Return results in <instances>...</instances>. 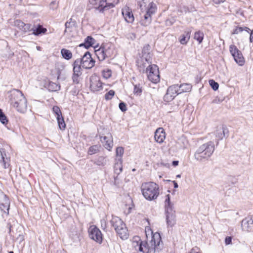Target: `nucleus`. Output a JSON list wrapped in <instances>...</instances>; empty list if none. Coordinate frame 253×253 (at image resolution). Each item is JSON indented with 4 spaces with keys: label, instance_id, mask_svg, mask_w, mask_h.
I'll return each instance as SVG.
<instances>
[{
    "label": "nucleus",
    "instance_id": "f257e3e1",
    "mask_svg": "<svg viewBox=\"0 0 253 253\" xmlns=\"http://www.w3.org/2000/svg\"><path fill=\"white\" fill-rule=\"evenodd\" d=\"M133 241V246L136 251H138L141 253H155L159 252L163 248V243L160 233H155L152 237L149 243L141 241L139 237L134 238Z\"/></svg>",
    "mask_w": 253,
    "mask_h": 253
},
{
    "label": "nucleus",
    "instance_id": "f03ea898",
    "mask_svg": "<svg viewBox=\"0 0 253 253\" xmlns=\"http://www.w3.org/2000/svg\"><path fill=\"white\" fill-rule=\"evenodd\" d=\"M10 104L21 113H24L27 110V100L22 92L18 89H13L9 96Z\"/></svg>",
    "mask_w": 253,
    "mask_h": 253
},
{
    "label": "nucleus",
    "instance_id": "7ed1b4c3",
    "mask_svg": "<svg viewBox=\"0 0 253 253\" xmlns=\"http://www.w3.org/2000/svg\"><path fill=\"white\" fill-rule=\"evenodd\" d=\"M214 151V145L210 141L201 145L194 154L195 159L199 162L208 160Z\"/></svg>",
    "mask_w": 253,
    "mask_h": 253
},
{
    "label": "nucleus",
    "instance_id": "20e7f679",
    "mask_svg": "<svg viewBox=\"0 0 253 253\" xmlns=\"http://www.w3.org/2000/svg\"><path fill=\"white\" fill-rule=\"evenodd\" d=\"M141 190L144 197L149 201L156 199L159 195V186L153 182L142 183Z\"/></svg>",
    "mask_w": 253,
    "mask_h": 253
},
{
    "label": "nucleus",
    "instance_id": "39448f33",
    "mask_svg": "<svg viewBox=\"0 0 253 253\" xmlns=\"http://www.w3.org/2000/svg\"><path fill=\"white\" fill-rule=\"evenodd\" d=\"M116 233L122 239H126L128 237V230L125 223L117 216H112L110 221Z\"/></svg>",
    "mask_w": 253,
    "mask_h": 253
},
{
    "label": "nucleus",
    "instance_id": "423d86ee",
    "mask_svg": "<svg viewBox=\"0 0 253 253\" xmlns=\"http://www.w3.org/2000/svg\"><path fill=\"white\" fill-rule=\"evenodd\" d=\"M114 50V46L111 43L102 44L98 49L95 50V53L99 61H103L113 55Z\"/></svg>",
    "mask_w": 253,
    "mask_h": 253
},
{
    "label": "nucleus",
    "instance_id": "0eeeda50",
    "mask_svg": "<svg viewBox=\"0 0 253 253\" xmlns=\"http://www.w3.org/2000/svg\"><path fill=\"white\" fill-rule=\"evenodd\" d=\"M150 47L149 45L144 47L142 50V56L140 60L137 61V65L139 68L140 72H144L145 68L147 67L149 65H151L152 57L150 53L146 51L148 48Z\"/></svg>",
    "mask_w": 253,
    "mask_h": 253
},
{
    "label": "nucleus",
    "instance_id": "6e6552de",
    "mask_svg": "<svg viewBox=\"0 0 253 253\" xmlns=\"http://www.w3.org/2000/svg\"><path fill=\"white\" fill-rule=\"evenodd\" d=\"M157 10V6L155 3L151 2L147 7L146 12L144 16V19L140 23L144 26H148L152 21V15L154 14Z\"/></svg>",
    "mask_w": 253,
    "mask_h": 253
},
{
    "label": "nucleus",
    "instance_id": "1a4fd4ad",
    "mask_svg": "<svg viewBox=\"0 0 253 253\" xmlns=\"http://www.w3.org/2000/svg\"><path fill=\"white\" fill-rule=\"evenodd\" d=\"M147 77L149 81L153 83H157L160 81L159 68L155 64L149 65L146 69Z\"/></svg>",
    "mask_w": 253,
    "mask_h": 253
},
{
    "label": "nucleus",
    "instance_id": "9d476101",
    "mask_svg": "<svg viewBox=\"0 0 253 253\" xmlns=\"http://www.w3.org/2000/svg\"><path fill=\"white\" fill-rule=\"evenodd\" d=\"M119 0H101L99 2V6L95 7L99 12H103L106 10L114 7L119 3Z\"/></svg>",
    "mask_w": 253,
    "mask_h": 253
},
{
    "label": "nucleus",
    "instance_id": "9b49d317",
    "mask_svg": "<svg viewBox=\"0 0 253 253\" xmlns=\"http://www.w3.org/2000/svg\"><path fill=\"white\" fill-rule=\"evenodd\" d=\"M79 61L83 68L84 69H91L95 64V61L92 59L88 51H86L84 53L82 58L79 59Z\"/></svg>",
    "mask_w": 253,
    "mask_h": 253
},
{
    "label": "nucleus",
    "instance_id": "f8f14e48",
    "mask_svg": "<svg viewBox=\"0 0 253 253\" xmlns=\"http://www.w3.org/2000/svg\"><path fill=\"white\" fill-rule=\"evenodd\" d=\"M229 50L236 62L240 66L244 65L245 60L241 51L234 44L230 45Z\"/></svg>",
    "mask_w": 253,
    "mask_h": 253
},
{
    "label": "nucleus",
    "instance_id": "ddd939ff",
    "mask_svg": "<svg viewBox=\"0 0 253 253\" xmlns=\"http://www.w3.org/2000/svg\"><path fill=\"white\" fill-rule=\"evenodd\" d=\"M179 88L178 84H174L169 86L164 96V100L168 102L172 100L177 94L180 93Z\"/></svg>",
    "mask_w": 253,
    "mask_h": 253
},
{
    "label": "nucleus",
    "instance_id": "4468645a",
    "mask_svg": "<svg viewBox=\"0 0 253 253\" xmlns=\"http://www.w3.org/2000/svg\"><path fill=\"white\" fill-rule=\"evenodd\" d=\"M90 88L93 91H99L102 89V83L99 77L94 74L90 78Z\"/></svg>",
    "mask_w": 253,
    "mask_h": 253
},
{
    "label": "nucleus",
    "instance_id": "2eb2a0df",
    "mask_svg": "<svg viewBox=\"0 0 253 253\" xmlns=\"http://www.w3.org/2000/svg\"><path fill=\"white\" fill-rule=\"evenodd\" d=\"M89 236L90 239L99 243L102 242V236L100 230L96 226H90L89 229Z\"/></svg>",
    "mask_w": 253,
    "mask_h": 253
},
{
    "label": "nucleus",
    "instance_id": "dca6fc26",
    "mask_svg": "<svg viewBox=\"0 0 253 253\" xmlns=\"http://www.w3.org/2000/svg\"><path fill=\"white\" fill-rule=\"evenodd\" d=\"M166 221L168 227H172L176 223V218L174 211H166Z\"/></svg>",
    "mask_w": 253,
    "mask_h": 253
},
{
    "label": "nucleus",
    "instance_id": "f3484780",
    "mask_svg": "<svg viewBox=\"0 0 253 253\" xmlns=\"http://www.w3.org/2000/svg\"><path fill=\"white\" fill-rule=\"evenodd\" d=\"M10 203L8 197L6 195H2L0 201V209L3 212H6L7 214L9 213Z\"/></svg>",
    "mask_w": 253,
    "mask_h": 253
},
{
    "label": "nucleus",
    "instance_id": "a211bd4d",
    "mask_svg": "<svg viewBox=\"0 0 253 253\" xmlns=\"http://www.w3.org/2000/svg\"><path fill=\"white\" fill-rule=\"evenodd\" d=\"M242 228L244 231L253 232V219L251 217H247L242 221Z\"/></svg>",
    "mask_w": 253,
    "mask_h": 253
},
{
    "label": "nucleus",
    "instance_id": "6ab92c4d",
    "mask_svg": "<svg viewBox=\"0 0 253 253\" xmlns=\"http://www.w3.org/2000/svg\"><path fill=\"white\" fill-rule=\"evenodd\" d=\"M122 15L125 20L129 23H132L134 21V16L131 10L127 6L123 8L122 10Z\"/></svg>",
    "mask_w": 253,
    "mask_h": 253
},
{
    "label": "nucleus",
    "instance_id": "aec40b11",
    "mask_svg": "<svg viewBox=\"0 0 253 253\" xmlns=\"http://www.w3.org/2000/svg\"><path fill=\"white\" fill-rule=\"evenodd\" d=\"M154 138L155 141L159 143H162L166 138V133L163 128L159 127L155 132Z\"/></svg>",
    "mask_w": 253,
    "mask_h": 253
},
{
    "label": "nucleus",
    "instance_id": "412c9836",
    "mask_svg": "<svg viewBox=\"0 0 253 253\" xmlns=\"http://www.w3.org/2000/svg\"><path fill=\"white\" fill-rule=\"evenodd\" d=\"M123 160L122 158L116 159V162L114 165V172L118 175L123 170ZM118 176L114 178V184L117 185V180Z\"/></svg>",
    "mask_w": 253,
    "mask_h": 253
},
{
    "label": "nucleus",
    "instance_id": "4be33fe9",
    "mask_svg": "<svg viewBox=\"0 0 253 253\" xmlns=\"http://www.w3.org/2000/svg\"><path fill=\"white\" fill-rule=\"evenodd\" d=\"M14 26L24 32L30 31L31 27L32 26L30 24H25L20 20H15L14 22Z\"/></svg>",
    "mask_w": 253,
    "mask_h": 253
},
{
    "label": "nucleus",
    "instance_id": "5701e85b",
    "mask_svg": "<svg viewBox=\"0 0 253 253\" xmlns=\"http://www.w3.org/2000/svg\"><path fill=\"white\" fill-rule=\"evenodd\" d=\"M95 42V40L90 36L87 37L84 43L80 44L77 48V50H79L82 47H85V49L88 48L90 46H92Z\"/></svg>",
    "mask_w": 253,
    "mask_h": 253
},
{
    "label": "nucleus",
    "instance_id": "b1692460",
    "mask_svg": "<svg viewBox=\"0 0 253 253\" xmlns=\"http://www.w3.org/2000/svg\"><path fill=\"white\" fill-rule=\"evenodd\" d=\"M9 159L6 157L5 150L4 149H0V163L2 164L3 167L6 169L9 166Z\"/></svg>",
    "mask_w": 253,
    "mask_h": 253
},
{
    "label": "nucleus",
    "instance_id": "393cba45",
    "mask_svg": "<svg viewBox=\"0 0 253 253\" xmlns=\"http://www.w3.org/2000/svg\"><path fill=\"white\" fill-rule=\"evenodd\" d=\"M226 131H228L226 127L223 126L217 127L215 136L217 140H221L225 136Z\"/></svg>",
    "mask_w": 253,
    "mask_h": 253
},
{
    "label": "nucleus",
    "instance_id": "a878e982",
    "mask_svg": "<svg viewBox=\"0 0 253 253\" xmlns=\"http://www.w3.org/2000/svg\"><path fill=\"white\" fill-rule=\"evenodd\" d=\"M33 31L32 34L34 35L39 36L41 34L45 33L46 32L47 30L46 28L42 27V26L39 25L37 27L34 26V27L32 28L31 27L30 31Z\"/></svg>",
    "mask_w": 253,
    "mask_h": 253
},
{
    "label": "nucleus",
    "instance_id": "bb28decb",
    "mask_svg": "<svg viewBox=\"0 0 253 253\" xmlns=\"http://www.w3.org/2000/svg\"><path fill=\"white\" fill-rule=\"evenodd\" d=\"M165 212L174 211L173 209V204L170 202L169 194H168L166 196L165 200Z\"/></svg>",
    "mask_w": 253,
    "mask_h": 253
},
{
    "label": "nucleus",
    "instance_id": "cd10ccee",
    "mask_svg": "<svg viewBox=\"0 0 253 253\" xmlns=\"http://www.w3.org/2000/svg\"><path fill=\"white\" fill-rule=\"evenodd\" d=\"M79 59H76L73 63V74H82L81 64L80 63Z\"/></svg>",
    "mask_w": 253,
    "mask_h": 253
},
{
    "label": "nucleus",
    "instance_id": "c85d7f7f",
    "mask_svg": "<svg viewBox=\"0 0 253 253\" xmlns=\"http://www.w3.org/2000/svg\"><path fill=\"white\" fill-rule=\"evenodd\" d=\"M190 38V32L185 31L184 33L180 36V42L181 44H186Z\"/></svg>",
    "mask_w": 253,
    "mask_h": 253
},
{
    "label": "nucleus",
    "instance_id": "c756f323",
    "mask_svg": "<svg viewBox=\"0 0 253 253\" xmlns=\"http://www.w3.org/2000/svg\"><path fill=\"white\" fill-rule=\"evenodd\" d=\"M180 93L183 92H189L191 90L192 86L190 84H183L178 86Z\"/></svg>",
    "mask_w": 253,
    "mask_h": 253
},
{
    "label": "nucleus",
    "instance_id": "7c9ffc66",
    "mask_svg": "<svg viewBox=\"0 0 253 253\" xmlns=\"http://www.w3.org/2000/svg\"><path fill=\"white\" fill-rule=\"evenodd\" d=\"M61 55L64 59L70 60L72 58V53L71 51L68 49L63 48L61 50Z\"/></svg>",
    "mask_w": 253,
    "mask_h": 253
},
{
    "label": "nucleus",
    "instance_id": "2f4dec72",
    "mask_svg": "<svg viewBox=\"0 0 253 253\" xmlns=\"http://www.w3.org/2000/svg\"><path fill=\"white\" fill-rule=\"evenodd\" d=\"M101 148L100 145H94L90 146L88 150V154L89 155H93L98 153Z\"/></svg>",
    "mask_w": 253,
    "mask_h": 253
},
{
    "label": "nucleus",
    "instance_id": "473e14b6",
    "mask_svg": "<svg viewBox=\"0 0 253 253\" xmlns=\"http://www.w3.org/2000/svg\"><path fill=\"white\" fill-rule=\"evenodd\" d=\"M204 34L203 32L198 31L195 33L194 39L197 41L199 43H201L204 39Z\"/></svg>",
    "mask_w": 253,
    "mask_h": 253
},
{
    "label": "nucleus",
    "instance_id": "72a5a7b5",
    "mask_svg": "<svg viewBox=\"0 0 253 253\" xmlns=\"http://www.w3.org/2000/svg\"><path fill=\"white\" fill-rule=\"evenodd\" d=\"M243 31H247L248 33H249L250 31H251V30L247 27H237L232 32V35H235V34H239V33Z\"/></svg>",
    "mask_w": 253,
    "mask_h": 253
},
{
    "label": "nucleus",
    "instance_id": "f704fd0d",
    "mask_svg": "<svg viewBox=\"0 0 253 253\" xmlns=\"http://www.w3.org/2000/svg\"><path fill=\"white\" fill-rule=\"evenodd\" d=\"M56 119L57 120L59 128L61 130H64L66 127V124L62 116L57 117Z\"/></svg>",
    "mask_w": 253,
    "mask_h": 253
},
{
    "label": "nucleus",
    "instance_id": "c9c22d12",
    "mask_svg": "<svg viewBox=\"0 0 253 253\" xmlns=\"http://www.w3.org/2000/svg\"><path fill=\"white\" fill-rule=\"evenodd\" d=\"M107 160L106 158L103 156L99 157L96 160L95 164L98 166H105L106 164Z\"/></svg>",
    "mask_w": 253,
    "mask_h": 253
},
{
    "label": "nucleus",
    "instance_id": "e433bc0d",
    "mask_svg": "<svg viewBox=\"0 0 253 253\" xmlns=\"http://www.w3.org/2000/svg\"><path fill=\"white\" fill-rule=\"evenodd\" d=\"M0 122L4 125H7L8 122V119L1 109H0Z\"/></svg>",
    "mask_w": 253,
    "mask_h": 253
},
{
    "label": "nucleus",
    "instance_id": "4c0bfd02",
    "mask_svg": "<svg viewBox=\"0 0 253 253\" xmlns=\"http://www.w3.org/2000/svg\"><path fill=\"white\" fill-rule=\"evenodd\" d=\"M103 144L104 146L106 149L108 150L109 151H111L113 146L112 138L110 137V138L106 140V141Z\"/></svg>",
    "mask_w": 253,
    "mask_h": 253
},
{
    "label": "nucleus",
    "instance_id": "58836bf2",
    "mask_svg": "<svg viewBox=\"0 0 253 253\" xmlns=\"http://www.w3.org/2000/svg\"><path fill=\"white\" fill-rule=\"evenodd\" d=\"M49 90L52 91L59 90L60 86L54 83L50 82L48 85Z\"/></svg>",
    "mask_w": 253,
    "mask_h": 253
},
{
    "label": "nucleus",
    "instance_id": "ea45409f",
    "mask_svg": "<svg viewBox=\"0 0 253 253\" xmlns=\"http://www.w3.org/2000/svg\"><path fill=\"white\" fill-rule=\"evenodd\" d=\"M134 89L133 93L134 94L137 95H140L142 93V87L140 86L139 84H133Z\"/></svg>",
    "mask_w": 253,
    "mask_h": 253
},
{
    "label": "nucleus",
    "instance_id": "a19ab883",
    "mask_svg": "<svg viewBox=\"0 0 253 253\" xmlns=\"http://www.w3.org/2000/svg\"><path fill=\"white\" fill-rule=\"evenodd\" d=\"M52 111H53V113L55 114V115H56V118L57 117H59L62 116L61 111L58 106H54L52 108Z\"/></svg>",
    "mask_w": 253,
    "mask_h": 253
},
{
    "label": "nucleus",
    "instance_id": "79ce46f5",
    "mask_svg": "<svg viewBox=\"0 0 253 253\" xmlns=\"http://www.w3.org/2000/svg\"><path fill=\"white\" fill-rule=\"evenodd\" d=\"M124 152V148L122 147H118L116 148V156L122 158Z\"/></svg>",
    "mask_w": 253,
    "mask_h": 253
},
{
    "label": "nucleus",
    "instance_id": "37998d69",
    "mask_svg": "<svg viewBox=\"0 0 253 253\" xmlns=\"http://www.w3.org/2000/svg\"><path fill=\"white\" fill-rule=\"evenodd\" d=\"M115 94V91L113 90H109L105 95V98L106 100H108L112 99Z\"/></svg>",
    "mask_w": 253,
    "mask_h": 253
},
{
    "label": "nucleus",
    "instance_id": "c03bdc74",
    "mask_svg": "<svg viewBox=\"0 0 253 253\" xmlns=\"http://www.w3.org/2000/svg\"><path fill=\"white\" fill-rule=\"evenodd\" d=\"M209 83L212 88L214 90H216L219 87V84L215 82L213 80H211L209 81Z\"/></svg>",
    "mask_w": 253,
    "mask_h": 253
},
{
    "label": "nucleus",
    "instance_id": "a18cd8bd",
    "mask_svg": "<svg viewBox=\"0 0 253 253\" xmlns=\"http://www.w3.org/2000/svg\"><path fill=\"white\" fill-rule=\"evenodd\" d=\"M112 75V71L111 70L107 69L102 71V76L105 79H108L111 77Z\"/></svg>",
    "mask_w": 253,
    "mask_h": 253
},
{
    "label": "nucleus",
    "instance_id": "49530a36",
    "mask_svg": "<svg viewBox=\"0 0 253 253\" xmlns=\"http://www.w3.org/2000/svg\"><path fill=\"white\" fill-rule=\"evenodd\" d=\"M82 74H73L72 76L73 81L75 84H79L80 81V77Z\"/></svg>",
    "mask_w": 253,
    "mask_h": 253
},
{
    "label": "nucleus",
    "instance_id": "de8ad7c7",
    "mask_svg": "<svg viewBox=\"0 0 253 253\" xmlns=\"http://www.w3.org/2000/svg\"><path fill=\"white\" fill-rule=\"evenodd\" d=\"M110 137H112V135L110 133H108L107 136H104L103 137L100 136V140L102 143H104L106 141V140L110 138Z\"/></svg>",
    "mask_w": 253,
    "mask_h": 253
},
{
    "label": "nucleus",
    "instance_id": "09e8293b",
    "mask_svg": "<svg viewBox=\"0 0 253 253\" xmlns=\"http://www.w3.org/2000/svg\"><path fill=\"white\" fill-rule=\"evenodd\" d=\"M58 3H57L55 1H52L49 5V7L51 9L55 10L58 8Z\"/></svg>",
    "mask_w": 253,
    "mask_h": 253
},
{
    "label": "nucleus",
    "instance_id": "8fccbe9b",
    "mask_svg": "<svg viewBox=\"0 0 253 253\" xmlns=\"http://www.w3.org/2000/svg\"><path fill=\"white\" fill-rule=\"evenodd\" d=\"M119 107L120 109L122 112H125L127 110V107H126V103H124L123 102H120L119 103Z\"/></svg>",
    "mask_w": 253,
    "mask_h": 253
},
{
    "label": "nucleus",
    "instance_id": "3c124183",
    "mask_svg": "<svg viewBox=\"0 0 253 253\" xmlns=\"http://www.w3.org/2000/svg\"><path fill=\"white\" fill-rule=\"evenodd\" d=\"M89 2L91 4H92V5L94 6V8L96 10H98V9H97L95 7H97V6H99V3H97V0H89Z\"/></svg>",
    "mask_w": 253,
    "mask_h": 253
},
{
    "label": "nucleus",
    "instance_id": "603ef678",
    "mask_svg": "<svg viewBox=\"0 0 253 253\" xmlns=\"http://www.w3.org/2000/svg\"><path fill=\"white\" fill-rule=\"evenodd\" d=\"M225 243L226 245H228L232 243V237L230 236H227L225 238Z\"/></svg>",
    "mask_w": 253,
    "mask_h": 253
},
{
    "label": "nucleus",
    "instance_id": "864d4df0",
    "mask_svg": "<svg viewBox=\"0 0 253 253\" xmlns=\"http://www.w3.org/2000/svg\"><path fill=\"white\" fill-rule=\"evenodd\" d=\"M226 0H212V1L216 4L224 2Z\"/></svg>",
    "mask_w": 253,
    "mask_h": 253
},
{
    "label": "nucleus",
    "instance_id": "5fc2aeb1",
    "mask_svg": "<svg viewBox=\"0 0 253 253\" xmlns=\"http://www.w3.org/2000/svg\"><path fill=\"white\" fill-rule=\"evenodd\" d=\"M250 42H253V31H251L250 33Z\"/></svg>",
    "mask_w": 253,
    "mask_h": 253
},
{
    "label": "nucleus",
    "instance_id": "6e6d98bb",
    "mask_svg": "<svg viewBox=\"0 0 253 253\" xmlns=\"http://www.w3.org/2000/svg\"><path fill=\"white\" fill-rule=\"evenodd\" d=\"M179 162L178 161H174L172 162V165L174 167L178 165Z\"/></svg>",
    "mask_w": 253,
    "mask_h": 253
},
{
    "label": "nucleus",
    "instance_id": "4d7b16f0",
    "mask_svg": "<svg viewBox=\"0 0 253 253\" xmlns=\"http://www.w3.org/2000/svg\"><path fill=\"white\" fill-rule=\"evenodd\" d=\"M7 227H8V228H9V234H11L12 226L11 225V224H10L8 223V224H7Z\"/></svg>",
    "mask_w": 253,
    "mask_h": 253
},
{
    "label": "nucleus",
    "instance_id": "13d9d810",
    "mask_svg": "<svg viewBox=\"0 0 253 253\" xmlns=\"http://www.w3.org/2000/svg\"><path fill=\"white\" fill-rule=\"evenodd\" d=\"M173 185H174V188H177L178 187V184L177 182H175V181H173Z\"/></svg>",
    "mask_w": 253,
    "mask_h": 253
},
{
    "label": "nucleus",
    "instance_id": "bf43d9fd",
    "mask_svg": "<svg viewBox=\"0 0 253 253\" xmlns=\"http://www.w3.org/2000/svg\"><path fill=\"white\" fill-rule=\"evenodd\" d=\"M219 102H220V101L219 99L217 100V99H215L213 100V103H218Z\"/></svg>",
    "mask_w": 253,
    "mask_h": 253
},
{
    "label": "nucleus",
    "instance_id": "052dcab7",
    "mask_svg": "<svg viewBox=\"0 0 253 253\" xmlns=\"http://www.w3.org/2000/svg\"><path fill=\"white\" fill-rule=\"evenodd\" d=\"M70 22H66L65 23V26L66 27V28H68V25L70 24Z\"/></svg>",
    "mask_w": 253,
    "mask_h": 253
},
{
    "label": "nucleus",
    "instance_id": "680f3d73",
    "mask_svg": "<svg viewBox=\"0 0 253 253\" xmlns=\"http://www.w3.org/2000/svg\"><path fill=\"white\" fill-rule=\"evenodd\" d=\"M19 237L21 240H23V236L22 235H19Z\"/></svg>",
    "mask_w": 253,
    "mask_h": 253
},
{
    "label": "nucleus",
    "instance_id": "e2e57ef3",
    "mask_svg": "<svg viewBox=\"0 0 253 253\" xmlns=\"http://www.w3.org/2000/svg\"><path fill=\"white\" fill-rule=\"evenodd\" d=\"M181 177L180 174H178V175H176V177H178V178H179V177Z\"/></svg>",
    "mask_w": 253,
    "mask_h": 253
},
{
    "label": "nucleus",
    "instance_id": "0e129e2a",
    "mask_svg": "<svg viewBox=\"0 0 253 253\" xmlns=\"http://www.w3.org/2000/svg\"><path fill=\"white\" fill-rule=\"evenodd\" d=\"M138 5H139L140 7L141 8V6H142L141 4L140 3H138Z\"/></svg>",
    "mask_w": 253,
    "mask_h": 253
},
{
    "label": "nucleus",
    "instance_id": "69168bd1",
    "mask_svg": "<svg viewBox=\"0 0 253 253\" xmlns=\"http://www.w3.org/2000/svg\"><path fill=\"white\" fill-rule=\"evenodd\" d=\"M9 253H13V252L11 251V252H9Z\"/></svg>",
    "mask_w": 253,
    "mask_h": 253
},
{
    "label": "nucleus",
    "instance_id": "338daca9",
    "mask_svg": "<svg viewBox=\"0 0 253 253\" xmlns=\"http://www.w3.org/2000/svg\"><path fill=\"white\" fill-rule=\"evenodd\" d=\"M20 1H21V0H19Z\"/></svg>",
    "mask_w": 253,
    "mask_h": 253
}]
</instances>
